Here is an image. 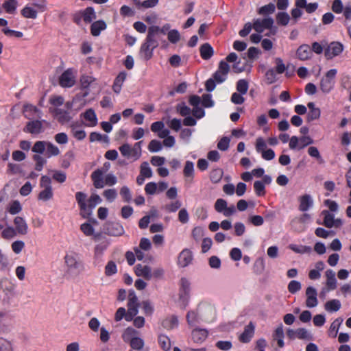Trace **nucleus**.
I'll return each mask as SVG.
<instances>
[{
	"mask_svg": "<svg viewBox=\"0 0 351 351\" xmlns=\"http://www.w3.org/2000/svg\"><path fill=\"white\" fill-rule=\"evenodd\" d=\"M47 143V141H38L34 143L32 148V151L35 153L32 156V159L35 162L34 169L38 171H42L47 164V159L41 156L46 150Z\"/></svg>",
	"mask_w": 351,
	"mask_h": 351,
	"instance_id": "f257e3e1",
	"label": "nucleus"
},
{
	"mask_svg": "<svg viewBox=\"0 0 351 351\" xmlns=\"http://www.w3.org/2000/svg\"><path fill=\"white\" fill-rule=\"evenodd\" d=\"M159 45L158 39H156L148 32L145 40L142 44L139 53L145 60H148L153 56V51Z\"/></svg>",
	"mask_w": 351,
	"mask_h": 351,
	"instance_id": "f03ea898",
	"label": "nucleus"
},
{
	"mask_svg": "<svg viewBox=\"0 0 351 351\" xmlns=\"http://www.w3.org/2000/svg\"><path fill=\"white\" fill-rule=\"evenodd\" d=\"M40 187L43 189L38 195L39 200L47 202L52 199L53 196L51 186V179L47 176H43L40 180Z\"/></svg>",
	"mask_w": 351,
	"mask_h": 351,
	"instance_id": "7ed1b4c3",
	"label": "nucleus"
},
{
	"mask_svg": "<svg viewBox=\"0 0 351 351\" xmlns=\"http://www.w3.org/2000/svg\"><path fill=\"white\" fill-rule=\"evenodd\" d=\"M141 143L142 141L137 142L133 147H131L128 143H124L119 147V149L124 157L136 160L141 156Z\"/></svg>",
	"mask_w": 351,
	"mask_h": 351,
	"instance_id": "20e7f679",
	"label": "nucleus"
},
{
	"mask_svg": "<svg viewBox=\"0 0 351 351\" xmlns=\"http://www.w3.org/2000/svg\"><path fill=\"white\" fill-rule=\"evenodd\" d=\"M64 263L66 265V272L72 273L74 271H80L83 269V264L77 254L71 252L64 256Z\"/></svg>",
	"mask_w": 351,
	"mask_h": 351,
	"instance_id": "39448f33",
	"label": "nucleus"
},
{
	"mask_svg": "<svg viewBox=\"0 0 351 351\" xmlns=\"http://www.w3.org/2000/svg\"><path fill=\"white\" fill-rule=\"evenodd\" d=\"M274 23V19L271 17L257 19L254 21L253 29L259 34L263 32L265 29H269L270 32L266 36H270V35L276 34V29H273Z\"/></svg>",
	"mask_w": 351,
	"mask_h": 351,
	"instance_id": "423d86ee",
	"label": "nucleus"
},
{
	"mask_svg": "<svg viewBox=\"0 0 351 351\" xmlns=\"http://www.w3.org/2000/svg\"><path fill=\"white\" fill-rule=\"evenodd\" d=\"M104 232L112 237H120L125 232L123 226L118 222L107 221L104 225Z\"/></svg>",
	"mask_w": 351,
	"mask_h": 351,
	"instance_id": "0eeeda50",
	"label": "nucleus"
},
{
	"mask_svg": "<svg viewBox=\"0 0 351 351\" xmlns=\"http://www.w3.org/2000/svg\"><path fill=\"white\" fill-rule=\"evenodd\" d=\"M180 300L184 308L189 302L191 283L186 278H182L180 281Z\"/></svg>",
	"mask_w": 351,
	"mask_h": 351,
	"instance_id": "6e6552de",
	"label": "nucleus"
},
{
	"mask_svg": "<svg viewBox=\"0 0 351 351\" xmlns=\"http://www.w3.org/2000/svg\"><path fill=\"white\" fill-rule=\"evenodd\" d=\"M311 216L308 213H304L298 217H295L291 221L292 228L298 232H302L305 230V224L310 219Z\"/></svg>",
	"mask_w": 351,
	"mask_h": 351,
	"instance_id": "1a4fd4ad",
	"label": "nucleus"
},
{
	"mask_svg": "<svg viewBox=\"0 0 351 351\" xmlns=\"http://www.w3.org/2000/svg\"><path fill=\"white\" fill-rule=\"evenodd\" d=\"M49 110L54 114L58 122H60L61 124L68 123L72 119L71 116L70 115V112L63 108H50Z\"/></svg>",
	"mask_w": 351,
	"mask_h": 351,
	"instance_id": "9d476101",
	"label": "nucleus"
},
{
	"mask_svg": "<svg viewBox=\"0 0 351 351\" xmlns=\"http://www.w3.org/2000/svg\"><path fill=\"white\" fill-rule=\"evenodd\" d=\"M23 132L31 134H38L43 132V123L39 120H32L26 123Z\"/></svg>",
	"mask_w": 351,
	"mask_h": 351,
	"instance_id": "9b49d317",
	"label": "nucleus"
},
{
	"mask_svg": "<svg viewBox=\"0 0 351 351\" xmlns=\"http://www.w3.org/2000/svg\"><path fill=\"white\" fill-rule=\"evenodd\" d=\"M75 80L71 69L66 70L60 77V84L62 87H71Z\"/></svg>",
	"mask_w": 351,
	"mask_h": 351,
	"instance_id": "f8f14e48",
	"label": "nucleus"
},
{
	"mask_svg": "<svg viewBox=\"0 0 351 351\" xmlns=\"http://www.w3.org/2000/svg\"><path fill=\"white\" fill-rule=\"evenodd\" d=\"M343 50V45L339 42H332L326 49L325 56L328 59H331L339 55Z\"/></svg>",
	"mask_w": 351,
	"mask_h": 351,
	"instance_id": "ddd939ff",
	"label": "nucleus"
},
{
	"mask_svg": "<svg viewBox=\"0 0 351 351\" xmlns=\"http://www.w3.org/2000/svg\"><path fill=\"white\" fill-rule=\"evenodd\" d=\"M317 290L313 287H308L306 290V305L308 308L315 307L317 304Z\"/></svg>",
	"mask_w": 351,
	"mask_h": 351,
	"instance_id": "4468645a",
	"label": "nucleus"
},
{
	"mask_svg": "<svg viewBox=\"0 0 351 351\" xmlns=\"http://www.w3.org/2000/svg\"><path fill=\"white\" fill-rule=\"evenodd\" d=\"M208 331L204 328H196L191 332V337L193 341L197 343H203L207 338Z\"/></svg>",
	"mask_w": 351,
	"mask_h": 351,
	"instance_id": "2eb2a0df",
	"label": "nucleus"
},
{
	"mask_svg": "<svg viewBox=\"0 0 351 351\" xmlns=\"http://www.w3.org/2000/svg\"><path fill=\"white\" fill-rule=\"evenodd\" d=\"M171 25L168 23L164 25L162 27L156 25H152L148 27L147 32L154 36L156 39L158 40L160 34H166L170 30Z\"/></svg>",
	"mask_w": 351,
	"mask_h": 351,
	"instance_id": "dca6fc26",
	"label": "nucleus"
},
{
	"mask_svg": "<svg viewBox=\"0 0 351 351\" xmlns=\"http://www.w3.org/2000/svg\"><path fill=\"white\" fill-rule=\"evenodd\" d=\"M135 274L137 276H141L149 280L152 278V269L148 265H142L138 264L135 266Z\"/></svg>",
	"mask_w": 351,
	"mask_h": 351,
	"instance_id": "f3484780",
	"label": "nucleus"
},
{
	"mask_svg": "<svg viewBox=\"0 0 351 351\" xmlns=\"http://www.w3.org/2000/svg\"><path fill=\"white\" fill-rule=\"evenodd\" d=\"M104 172L101 169H97L91 174V179L93 185L96 189H102L104 187Z\"/></svg>",
	"mask_w": 351,
	"mask_h": 351,
	"instance_id": "a211bd4d",
	"label": "nucleus"
},
{
	"mask_svg": "<svg viewBox=\"0 0 351 351\" xmlns=\"http://www.w3.org/2000/svg\"><path fill=\"white\" fill-rule=\"evenodd\" d=\"M255 326L251 322L244 328V331L239 337L240 341L243 343H248L254 334Z\"/></svg>",
	"mask_w": 351,
	"mask_h": 351,
	"instance_id": "6ab92c4d",
	"label": "nucleus"
},
{
	"mask_svg": "<svg viewBox=\"0 0 351 351\" xmlns=\"http://www.w3.org/2000/svg\"><path fill=\"white\" fill-rule=\"evenodd\" d=\"M15 230L20 234L25 235L28 232V226L25 220L21 217H16L14 219Z\"/></svg>",
	"mask_w": 351,
	"mask_h": 351,
	"instance_id": "aec40b11",
	"label": "nucleus"
},
{
	"mask_svg": "<svg viewBox=\"0 0 351 351\" xmlns=\"http://www.w3.org/2000/svg\"><path fill=\"white\" fill-rule=\"evenodd\" d=\"M193 259V256L191 252L188 249L183 250L178 256V265L182 267H185Z\"/></svg>",
	"mask_w": 351,
	"mask_h": 351,
	"instance_id": "412c9836",
	"label": "nucleus"
},
{
	"mask_svg": "<svg viewBox=\"0 0 351 351\" xmlns=\"http://www.w3.org/2000/svg\"><path fill=\"white\" fill-rule=\"evenodd\" d=\"M296 54L300 60H306L311 58L312 52L310 47L308 45L304 44L298 47Z\"/></svg>",
	"mask_w": 351,
	"mask_h": 351,
	"instance_id": "4be33fe9",
	"label": "nucleus"
},
{
	"mask_svg": "<svg viewBox=\"0 0 351 351\" xmlns=\"http://www.w3.org/2000/svg\"><path fill=\"white\" fill-rule=\"evenodd\" d=\"M313 204L310 195L305 194L300 197L299 210L302 212L307 211Z\"/></svg>",
	"mask_w": 351,
	"mask_h": 351,
	"instance_id": "5701e85b",
	"label": "nucleus"
},
{
	"mask_svg": "<svg viewBox=\"0 0 351 351\" xmlns=\"http://www.w3.org/2000/svg\"><path fill=\"white\" fill-rule=\"evenodd\" d=\"M140 303L134 290H130L128 294V309H132L138 312Z\"/></svg>",
	"mask_w": 351,
	"mask_h": 351,
	"instance_id": "b1692460",
	"label": "nucleus"
},
{
	"mask_svg": "<svg viewBox=\"0 0 351 351\" xmlns=\"http://www.w3.org/2000/svg\"><path fill=\"white\" fill-rule=\"evenodd\" d=\"M23 112L24 116L27 119H31L32 113H36V117L39 119L41 118V111L30 104H26L23 106Z\"/></svg>",
	"mask_w": 351,
	"mask_h": 351,
	"instance_id": "393cba45",
	"label": "nucleus"
},
{
	"mask_svg": "<svg viewBox=\"0 0 351 351\" xmlns=\"http://www.w3.org/2000/svg\"><path fill=\"white\" fill-rule=\"evenodd\" d=\"M127 73L125 72H121L115 78L112 89L116 93H119L121 90V86L125 80Z\"/></svg>",
	"mask_w": 351,
	"mask_h": 351,
	"instance_id": "a878e982",
	"label": "nucleus"
},
{
	"mask_svg": "<svg viewBox=\"0 0 351 351\" xmlns=\"http://www.w3.org/2000/svg\"><path fill=\"white\" fill-rule=\"evenodd\" d=\"M201 57L204 60H209L214 53L213 47L209 43L203 44L199 48Z\"/></svg>",
	"mask_w": 351,
	"mask_h": 351,
	"instance_id": "bb28decb",
	"label": "nucleus"
},
{
	"mask_svg": "<svg viewBox=\"0 0 351 351\" xmlns=\"http://www.w3.org/2000/svg\"><path fill=\"white\" fill-rule=\"evenodd\" d=\"M107 25L104 21H97L94 22L90 27L91 34L94 36H98L101 31L105 29Z\"/></svg>",
	"mask_w": 351,
	"mask_h": 351,
	"instance_id": "cd10ccee",
	"label": "nucleus"
},
{
	"mask_svg": "<svg viewBox=\"0 0 351 351\" xmlns=\"http://www.w3.org/2000/svg\"><path fill=\"white\" fill-rule=\"evenodd\" d=\"M326 276L327 278L326 285L330 290H334L337 287V280L335 278V273L331 269H328L326 271Z\"/></svg>",
	"mask_w": 351,
	"mask_h": 351,
	"instance_id": "c85d7f7f",
	"label": "nucleus"
},
{
	"mask_svg": "<svg viewBox=\"0 0 351 351\" xmlns=\"http://www.w3.org/2000/svg\"><path fill=\"white\" fill-rule=\"evenodd\" d=\"M84 117L86 121H89L87 125L90 127L95 126L97 124V119L95 111L90 108L84 113Z\"/></svg>",
	"mask_w": 351,
	"mask_h": 351,
	"instance_id": "c756f323",
	"label": "nucleus"
},
{
	"mask_svg": "<svg viewBox=\"0 0 351 351\" xmlns=\"http://www.w3.org/2000/svg\"><path fill=\"white\" fill-rule=\"evenodd\" d=\"M21 15L26 19H36L38 12L32 6L26 5L21 11Z\"/></svg>",
	"mask_w": 351,
	"mask_h": 351,
	"instance_id": "7c9ffc66",
	"label": "nucleus"
},
{
	"mask_svg": "<svg viewBox=\"0 0 351 351\" xmlns=\"http://www.w3.org/2000/svg\"><path fill=\"white\" fill-rule=\"evenodd\" d=\"M341 304L339 300L333 299L328 301L325 305V310L328 312H336L341 308Z\"/></svg>",
	"mask_w": 351,
	"mask_h": 351,
	"instance_id": "2f4dec72",
	"label": "nucleus"
},
{
	"mask_svg": "<svg viewBox=\"0 0 351 351\" xmlns=\"http://www.w3.org/2000/svg\"><path fill=\"white\" fill-rule=\"evenodd\" d=\"M322 214L324 216L323 225L328 228H332L335 224L334 215L326 210H323Z\"/></svg>",
	"mask_w": 351,
	"mask_h": 351,
	"instance_id": "473e14b6",
	"label": "nucleus"
},
{
	"mask_svg": "<svg viewBox=\"0 0 351 351\" xmlns=\"http://www.w3.org/2000/svg\"><path fill=\"white\" fill-rule=\"evenodd\" d=\"M60 153V149L57 146L53 145L52 143L47 141V147H46V153L45 155L47 158H51L52 156H56L59 155Z\"/></svg>",
	"mask_w": 351,
	"mask_h": 351,
	"instance_id": "72a5a7b5",
	"label": "nucleus"
},
{
	"mask_svg": "<svg viewBox=\"0 0 351 351\" xmlns=\"http://www.w3.org/2000/svg\"><path fill=\"white\" fill-rule=\"evenodd\" d=\"M343 319L341 317H338L334 320L331 324L329 329V335L332 337H335L337 335L339 328L342 324Z\"/></svg>",
	"mask_w": 351,
	"mask_h": 351,
	"instance_id": "f704fd0d",
	"label": "nucleus"
},
{
	"mask_svg": "<svg viewBox=\"0 0 351 351\" xmlns=\"http://www.w3.org/2000/svg\"><path fill=\"white\" fill-rule=\"evenodd\" d=\"M18 2L16 0L5 1L3 5V8L9 14H14L16 11Z\"/></svg>",
	"mask_w": 351,
	"mask_h": 351,
	"instance_id": "c9c22d12",
	"label": "nucleus"
},
{
	"mask_svg": "<svg viewBox=\"0 0 351 351\" xmlns=\"http://www.w3.org/2000/svg\"><path fill=\"white\" fill-rule=\"evenodd\" d=\"M138 334V332L137 330L131 327H128L124 330L122 335V338L125 342H130L131 339L135 338V335Z\"/></svg>",
	"mask_w": 351,
	"mask_h": 351,
	"instance_id": "e433bc0d",
	"label": "nucleus"
},
{
	"mask_svg": "<svg viewBox=\"0 0 351 351\" xmlns=\"http://www.w3.org/2000/svg\"><path fill=\"white\" fill-rule=\"evenodd\" d=\"M158 342L164 351H169L171 349V341L167 336L161 335L158 337Z\"/></svg>",
	"mask_w": 351,
	"mask_h": 351,
	"instance_id": "4c0bfd02",
	"label": "nucleus"
},
{
	"mask_svg": "<svg viewBox=\"0 0 351 351\" xmlns=\"http://www.w3.org/2000/svg\"><path fill=\"white\" fill-rule=\"evenodd\" d=\"M334 82L323 77L320 82V88L324 93H328L333 88Z\"/></svg>",
	"mask_w": 351,
	"mask_h": 351,
	"instance_id": "58836bf2",
	"label": "nucleus"
},
{
	"mask_svg": "<svg viewBox=\"0 0 351 351\" xmlns=\"http://www.w3.org/2000/svg\"><path fill=\"white\" fill-rule=\"evenodd\" d=\"M131 348L134 350H141L144 346V341L143 339L136 337L131 339L129 342Z\"/></svg>",
	"mask_w": 351,
	"mask_h": 351,
	"instance_id": "ea45409f",
	"label": "nucleus"
},
{
	"mask_svg": "<svg viewBox=\"0 0 351 351\" xmlns=\"http://www.w3.org/2000/svg\"><path fill=\"white\" fill-rule=\"evenodd\" d=\"M186 321L189 325L193 326L199 322V316L195 311H189L186 314Z\"/></svg>",
	"mask_w": 351,
	"mask_h": 351,
	"instance_id": "a19ab883",
	"label": "nucleus"
},
{
	"mask_svg": "<svg viewBox=\"0 0 351 351\" xmlns=\"http://www.w3.org/2000/svg\"><path fill=\"white\" fill-rule=\"evenodd\" d=\"M96 18L94 9L91 7L87 8L84 13L83 19L86 23H90Z\"/></svg>",
	"mask_w": 351,
	"mask_h": 351,
	"instance_id": "79ce46f5",
	"label": "nucleus"
},
{
	"mask_svg": "<svg viewBox=\"0 0 351 351\" xmlns=\"http://www.w3.org/2000/svg\"><path fill=\"white\" fill-rule=\"evenodd\" d=\"M223 172L221 169H216L210 172V178L213 183H218L222 178Z\"/></svg>",
	"mask_w": 351,
	"mask_h": 351,
	"instance_id": "37998d69",
	"label": "nucleus"
},
{
	"mask_svg": "<svg viewBox=\"0 0 351 351\" xmlns=\"http://www.w3.org/2000/svg\"><path fill=\"white\" fill-rule=\"evenodd\" d=\"M237 90L241 95L247 93L248 90V82L246 80H239L237 83Z\"/></svg>",
	"mask_w": 351,
	"mask_h": 351,
	"instance_id": "c03bdc74",
	"label": "nucleus"
},
{
	"mask_svg": "<svg viewBox=\"0 0 351 351\" xmlns=\"http://www.w3.org/2000/svg\"><path fill=\"white\" fill-rule=\"evenodd\" d=\"M75 198L81 210H86L87 208V205L85 202L86 195L83 192H77L75 194Z\"/></svg>",
	"mask_w": 351,
	"mask_h": 351,
	"instance_id": "a18cd8bd",
	"label": "nucleus"
},
{
	"mask_svg": "<svg viewBox=\"0 0 351 351\" xmlns=\"http://www.w3.org/2000/svg\"><path fill=\"white\" fill-rule=\"evenodd\" d=\"M178 324V319L176 316H171L170 318L163 321L162 325L167 329H172Z\"/></svg>",
	"mask_w": 351,
	"mask_h": 351,
	"instance_id": "49530a36",
	"label": "nucleus"
},
{
	"mask_svg": "<svg viewBox=\"0 0 351 351\" xmlns=\"http://www.w3.org/2000/svg\"><path fill=\"white\" fill-rule=\"evenodd\" d=\"M167 38L171 43H177L180 40V34L176 29L169 30L167 33Z\"/></svg>",
	"mask_w": 351,
	"mask_h": 351,
	"instance_id": "de8ad7c7",
	"label": "nucleus"
},
{
	"mask_svg": "<svg viewBox=\"0 0 351 351\" xmlns=\"http://www.w3.org/2000/svg\"><path fill=\"white\" fill-rule=\"evenodd\" d=\"M140 174L145 178H151L152 176V171L149 166L147 162H143L141 165Z\"/></svg>",
	"mask_w": 351,
	"mask_h": 351,
	"instance_id": "09e8293b",
	"label": "nucleus"
},
{
	"mask_svg": "<svg viewBox=\"0 0 351 351\" xmlns=\"http://www.w3.org/2000/svg\"><path fill=\"white\" fill-rule=\"evenodd\" d=\"M275 8V5L272 3H269V4L260 8L258 11V13L262 15L271 14L274 12Z\"/></svg>",
	"mask_w": 351,
	"mask_h": 351,
	"instance_id": "8fccbe9b",
	"label": "nucleus"
},
{
	"mask_svg": "<svg viewBox=\"0 0 351 351\" xmlns=\"http://www.w3.org/2000/svg\"><path fill=\"white\" fill-rule=\"evenodd\" d=\"M290 20V16L287 12H279L276 15V21L278 24L287 25Z\"/></svg>",
	"mask_w": 351,
	"mask_h": 351,
	"instance_id": "3c124183",
	"label": "nucleus"
},
{
	"mask_svg": "<svg viewBox=\"0 0 351 351\" xmlns=\"http://www.w3.org/2000/svg\"><path fill=\"white\" fill-rule=\"evenodd\" d=\"M178 112L182 117H187L191 113L192 110L184 104H178L176 106Z\"/></svg>",
	"mask_w": 351,
	"mask_h": 351,
	"instance_id": "603ef678",
	"label": "nucleus"
},
{
	"mask_svg": "<svg viewBox=\"0 0 351 351\" xmlns=\"http://www.w3.org/2000/svg\"><path fill=\"white\" fill-rule=\"evenodd\" d=\"M193 171H194L193 163L191 161H186L185 163L184 171H183L184 176L189 177V178H193Z\"/></svg>",
	"mask_w": 351,
	"mask_h": 351,
	"instance_id": "864d4df0",
	"label": "nucleus"
},
{
	"mask_svg": "<svg viewBox=\"0 0 351 351\" xmlns=\"http://www.w3.org/2000/svg\"><path fill=\"white\" fill-rule=\"evenodd\" d=\"M117 271V265L114 262L109 261L105 267V274L107 276H112Z\"/></svg>",
	"mask_w": 351,
	"mask_h": 351,
	"instance_id": "5fc2aeb1",
	"label": "nucleus"
},
{
	"mask_svg": "<svg viewBox=\"0 0 351 351\" xmlns=\"http://www.w3.org/2000/svg\"><path fill=\"white\" fill-rule=\"evenodd\" d=\"M80 230L86 236L89 237L94 234V228L90 223H82Z\"/></svg>",
	"mask_w": 351,
	"mask_h": 351,
	"instance_id": "6e6d98bb",
	"label": "nucleus"
},
{
	"mask_svg": "<svg viewBox=\"0 0 351 351\" xmlns=\"http://www.w3.org/2000/svg\"><path fill=\"white\" fill-rule=\"evenodd\" d=\"M301 288V283L297 280H291L288 285V290L292 294H294L298 291H300Z\"/></svg>",
	"mask_w": 351,
	"mask_h": 351,
	"instance_id": "4d7b16f0",
	"label": "nucleus"
},
{
	"mask_svg": "<svg viewBox=\"0 0 351 351\" xmlns=\"http://www.w3.org/2000/svg\"><path fill=\"white\" fill-rule=\"evenodd\" d=\"M103 195L110 202H112L117 196V193L115 189H110L105 190L103 193Z\"/></svg>",
	"mask_w": 351,
	"mask_h": 351,
	"instance_id": "13d9d810",
	"label": "nucleus"
},
{
	"mask_svg": "<svg viewBox=\"0 0 351 351\" xmlns=\"http://www.w3.org/2000/svg\"><path fill=\"white\" fill-rule=\"evenodd\" d=\"M289 248L293 252L300 254L308 253L311 251V247L308 246H298L296 245H290Z\"/></svg>",
	"mask_w": 351,
	"mask_h": 351,
	"instance_id": "bf43d9fd",
	"label": "nucleus"
},
{
	"mask_svg": "<svg viewBox=\"0 0 351 351\" xmlns=\"http://www.w3.org/2000/svg\"><path fill=\"white\" fill-rule=\"evenodd\" d=\"M228 204L223 199H217L215 204V209L218 213H223Z\"/></svg>",
	"mask_w": 351,
	"mask_h": 351,
	"instance_id": "052dcab7",
	"label": "nucleus"
},
{
	"mask_svg": "<svg viewBox=\"0 0 351 351\" xmlns=\"http://www.w3.org/2000/svg\"><path fill=\"white\" fill-rule=\"evenodd\" d=\"M215 346L223 351H228L232 347V342L230 341H219L216 343Z\"/></svg>",
	"mask_w": 351,
	"mask_h": 351,
	"instance_id": "680f3d73",
	"label": "nucleus"
},
{
	"mask_svg": "<svg viewBox=\"0 0 351 351\" xmlns=\"http://www.w3.org/2000/svg\"><path fill=\"white\" fill-rule=\"evenodd\" d=\"M95 81V78L89 75H82L80 78V82L84 88H88Z\"/></svg>",
	"mask_w": 351,
	"mask_h": 351,
	"instance_id": "e2e57ef3",
	"label": "nucleus"
},
{
	"mask_svg": "<svg viewBox=\"0 0 351 351\" xmlns=\"http://www.w3.org/2000/svg\"><path fill=\"white\" fill-rule=\"evenodd\" d=\"M230 139L224 136L218 142L217 148L221 151H226L229 148Z\"/></svg>",
	"mask_w": 351,
	"mask_h": 351,
	"instance_id": "0e129e2a",
	"label": "nucleus"
},
{
	"mask_svg": "<svg viewBox=\"0 0 351 351\" xmlns=\"http://www.w3.org/2000/svg\"><path fill=\"white\" fill-rule=\"evenodd\" d=\"M162 144L159 141L152 140L148 145V149L152 152H159L162 149Z\"/></svg>",
	"mask_w": 351,
	"mask_h": 351,
	"instance_id": "69168bd1",
	"label": "nucleus"
},
{
	"mask_svg": "<svg viewBox=\"0 0 351 351\" xmlns=\"http://www.w3.org/2000/svg\"><path fill=\"white\" fill-rule=\"evenodd\" d=\"M254 188L257 195H263L265 193V185L262 181H256L254 183Z\"/></svg>",
	"mask_w": 351,
	"mask_h": 351,
	"instance_id": "338daca9",
	"label": "nucleus"
},
{
	"mask_svg": "<svg viewBox=\"0 0 351 351\" xmlns=\"http://www.w3.org/2000/svg\"><path fill=\"white\" fill-rule=\"evenodd\" d=\"M64 102V99L62 96L54 95L50 97L49 103L53 106L58 108L62 106Z\"/></svg>",
	"mask_w": 351,
	"mask_h": 351,
	"instance_id": "774afa93",
	"label": "nucleus"
}]
</instances>
